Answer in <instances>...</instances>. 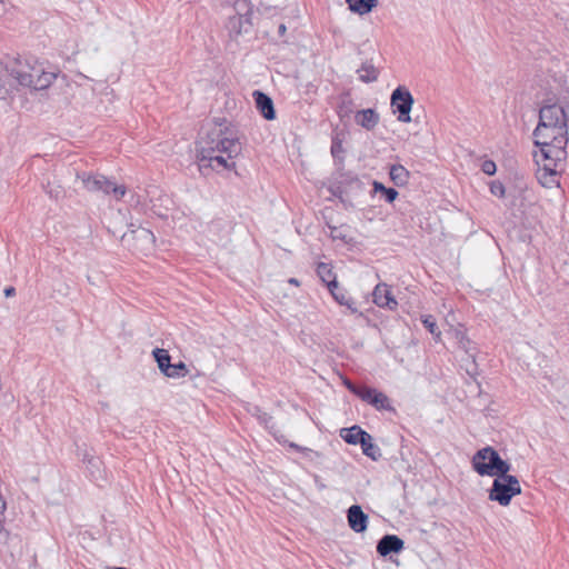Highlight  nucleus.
Wrapping results in <instances>:
<instances>
[{
	"instance_id": "obj_1",
	"label": "nucleus",
	"mask_w": 569,
	"mask_h": 569,
	"mask_svg": "<svg viewBox=\"0 0 569 569\" xmlns=\"http://www.w3.org/2000/svg\"><path fill=\"white\" fill-rule=\"evenodd\" d=\"M242 147L234 129L226 120L217 122L206 137L198 142L197 160L201 172L208 169L216 171L231 170L236 167L234 159L241 153Z\"/></svg>"
},
{
	"instance_id": "obj_2",
	"label": "nucleus",
	"mask_w": 569,
	"mask_h": 569,
	"mask_svg": "<svg viewBox=\"0 0 569 569\" xmlns=\"http://www.w3.org/2000/svg\"><path fill=\"white\" fill-rule=\"evenodd\" d=\"M568 137H550L549 139H537L535 144L539 147V151L533 153L535 160L543 170H563L567 159Z\"/></svg>"
},
{
	"instance_id": "obj_3",
	"label": "nucleus",
	"mask_w": 569,
	"mask_h": 569,
	"mask_svg": "<svg viewBox=\"0 0 569 569\" xmlns=\"http://www.w3.org/2000/svg\"><path fill=\"white\" fill-rule=\"evenodd\" d=\"M533 136L537 139L568 137V118L563 108L557 103L543 106L539 111V122Z\"/></svg>"
},
{
	"instance_id": "obj_4",
	"label": "nucleus",
	"mask_w": 569,
	"mask_h": 569,
	"mask_svg": "<svg viewBox=\"0 0 569 569\" xmlns=\"http://www.w3.org/2000/svg\"><path fill=\"white\" fill-rule=\"evenodd\" d=\"M10 79L21 87L38 91L47 89L56 79V74L44 71L40 66H30L21 61H14L10 66Z\"/></svg>"
},
{
	"instance_id": "obj_5",
	"label": "nucleus",
	"mask_w": 569,
	"mask_h": 569,
	"mask_svg": "<svg viewBox=\"0 0 569 569\" xmlns=\"http://www.w3.org/2000/svg\"><path fill=\"white\" fill-rule=\"evenodd\" d=\"M473 470L479 476L495 477L497 475L508 473L511 465L503 460L498 451L490 446L478 450L471 460Z\"/></svg>"
},
{
	"instance_id": "obj_6",
	"label": "nucleus",
	"mask_w": 569,
	"mask_h": 569,
	"mask_svg": "<svg viewBox=\"0 0 569 569\" xmlns=\"http://www.w3.org/2000/svg\"><path fill=\"white\" fill-rule=\"evenodd\" d=\"M521 493V486L516 476L503 473L495 476L492 487L489 490V499L500 506H508L515 496Z\"/></svg>"
},
{
	"instance_id": "obj_7",
	"label": "nucleus",
	"mask_w": 569,
	"mask_h": 569,
	"mask_svg": "<svg viewBox=\"0 0 569 569\" xmlns=\"http://www.w3.org/2000/svg\"><path fill=\"white\" fill-rule=\"evenodd\" d=\"M237 14L230 16L226 28L231 38L237 39L242 33L249 32L251 23V8L247 0H234Z\"/></svg>"
},
{
	"instance_id": "obj_8",
	"label": "nucleus",
	"mask_w": 569,
	"mask_h": 569,
	"mask_svg": "<svg viewBox=\"0 0 569 569\" xmlns=\"http://www.w3.org/2000/svg\"><path fill=\"white\" fill-rule=\"evenodd\" d=\"M390 104L393 113H398L400 122H410V111L413 104V97L411 92L403 86H399L393 90L390 98Z\"/></svg>"
},
{
	"instance_id": "obj_9",
	"label": "nucleus",
	"mask_w": 569,
	"mask_h": 569,
	"mask_svg": "<svg viewBox=\"0 0 569 569\" xmlns=\"http://www.w3.org/2000/svg\"><path fill=\"white\" fill-rule=\"evenodd\" d=\"M129 238L132 239L131 247L139 252L148 253L153 250L156 237L154 234L147 228H137L130 231V234H123L122 239L129 241Z\"/></svg>"
},
{
	"instance_id": "obj_10",
	"label": "nucleus",
	"mask_w": 569,
	"mask_h": 569,
	"mask_svg": "<svg viewBox=\"0 0 569 569\" xmlns=\"http://www.w3.org/2000/svg\"><path fill=\"white\" fill-rule=\"evenodd\" d=\"M78 179L82 181L83 187L90 192H102L109 194L111 190V180L102 174L78 173Z\"/></svg>"
},
{
	"instance_id": "obj_11",
	"label": "nucleus",
	"mask_w": 569,
	"mask_h": 569,
	"mask_svg": "<svg viewBox=\"0 0 569 569\" xmlns=\"http://www.w3.org/2000/svg\"><path fill=\"white\" fill-rule=\"evenodd\" d=\"M349 527L357 533H361L368 528V516L359 505H352L347 511Z\"/></svg>"
},
{
	"instance_id": "obj_12",
	"label": "nucleus",
	"mask_w": 569,
	"mask_h": 569,
	"mask_svg": "<svg viewBox=\"0 0 569 569\" xmlns=\"http://www.w3.org/2000/svg\"><path fill=\"white\" fill-rule=\"evenodd\" d=\"M405 548V541L396 535H386L377 543V552L386 557L398 553Z\"/></svg>"
},
{
	"instance_id": "obj_13",
	"label": "nucleus",
	"mask_w": 569,
	"mask_h": 569,
	"mask_svg": "<svg viewBox=\"0 0 569 569\" xmlns=\"http://www.w3.org/2000/svg\"><path fill=\"white\" fill-rule=\"evenodd\" d=\"M373 302L381 308H389L393 310L397 308L398 302L393 298L390 288L386 283H379L375 287L373 292Z\"/></svg>"
},
{
	"instance_id": "obj_14",
	"label": "nucleus",
	"mask_w": 569,
	"mask_h": 569,
	"mask_svg": "<svg viewBox=\"0 0 569 569\" xmlns=\"http://www.w3.org/2000/svg\"><path fill=\"white\" fill-rule=\"evenodd\" d=\"M252 96L254 98L256 107L262 117L267 120L276 119V110L272 99L259 90H256Z\"/></svg>"
},
{
	"instance_id": "obj_15",
	"label": "nucleus",
	"mask_w": 569,
	"mask_h": 569,
	"mask_svg": "<svg viewBox=\"0 0 569 569\" xmlns=\"http://www.w3.org/2000/svg\"><path fill=\"white\" fill-rule=\"evenodd\" d=\"M380 117L375 109H362L356 112L355 121L358 126L370 131L379 123Z\"/></svg>"
},
{
	"instance_id": "obj_16",
	"label": "nucleus",
	"mask_w": 569,
	"mask_h": 569,
	"mask_svg": "<svg viewBox=\"0 0 569 569\" xmlns=\"http://www.w3.org/2000/svg\"><path fill=\"white\" fill-rule=\"evenodd\" d=\"M317 273H318L319 278L321 279V281L323 283H326V286L329 290L331 288L339 289V284L337 282L336 274L333 273L330 264L325 263V262H319L317 266Z\"/></svg>"
},
{
	"instance_id": "obj_17",
	"label": "nucleus",
	"mask_w": 569,
	"mask_h": 569,
	"mask_svg": "<svg viewBox=\"0 0 569 569\" xmlns=\"http://www.w3.org/2000/svg\"><path fill=\"white\" fill-rule=\"evenodd\" d=\"M389 177L397 187H403L409 182L410 172L402 164H391Z\"/></svg>"
},
{
	"instance_id": "obj_18",
	"label": "nucleus",
	"mask_w": 569,
	"mask_h": 569,
	"mask_svg": "<svg viewBox=\"0 0 569 569\" xmlns=\"http://www.w3.org/2000/svg\"><path fill=\"white\" fill-rule=\"evenodd\" d=\"M359 80L365 83H371L377 81L379 71L371 62H363L359 69H357Z\"/></svg>"
},
{
	"instance_id": "obj_19",
	"label": "nucleus",
	"mask_w": 569,
	"mask_h": 569,
	"mask_svg": "<svg viewBox=\"0 0 569 569\" xmlns=\"http://www.w3.org/2000/svg\"><path fill=\"white\" fill-rule=\"evenodd\" d=\"M359 445L361 446L362 452L372 460H377L381 457L379 447L372 442V437L367 431L360 439Z\"/></svg>"
},
{
	"instance_id": "obj_20",
	"label": "nucleus",
	"mask_w": 569,
	"mask_h": 569,
	"mask_svg": "<svg viewBox=\"0 0 569 569\" xmlns=\"http://www.w3.org/2000/svg\"><path fill=\"white\" fill-rule=\"evenodd\" d=\"M377 4L378 0H352L348 6L352 12L362 16L369 13Z\"/></svg>"
},
{
	"instance_id": "obj_21",
	"label": "nucleus",
	"mask_w": 569,
	"mask_h": 569,
	"mask_svg": "<svg viewBox=\"0 0 569 569\" xmlns=\"http://www.w3.org/2000/svg\"><path fill=\"white\" fill-rule=\"evenodd\" d=\"M152 355L154 357V360L158 363L159 370L163 375H168V370H170V363H171L170 362L171 357H170L169 352L166 349L156 348L152 351Z\"/></svg>"
},
{
	"instance_id": "obj_22",
	"label": "nucleus",
	"mask_w": 569,
	"mask_h": 569,
	"mask_svg": "<svg viewBox=\"0 0 569 569\" xmlns=\"http://www.w3.org/2000/svg\"><path fill=\"white\" fill-rule=\"evenodd\" d=\"M363 435H366V431L362 430L359 426H353L351 428H345L341 430L342 439L349 445H358Z\"/></svg>"
},
{
	"instance_id": "obj_23",
	"label": "nucleus",
	"mask_w": 569,
	"mask_h": 569,
	"mask_svg": "<svg viewBox=\"0 0 569 569\" xmlns=\"http://www.w3.org/2000/svg\"><path fill=\"white\" fill-rule=\"evenodd\" d=\"M369 405L375 407L377 410L393 411V407L390 405L389 398L381 391L375 390Z\"/></svg>"
},
{
	"instance_id": "obj_24",
	"label": "nucleus",
	"mask_w": 569,
	"mask_h": 569,
	"mask_svg": "<svg viewBox=\"0 0 569 569\" xmlns=\"http://www.w3.org/2000/svg\"><path fill=\"white\" fill-rule=\"evenodd\" d=\"M560 171L561 170H543V168L540 167L538 179L543 187L551 188L552 186H558L559 181L557 177Z\"/></svg>"
},
{
	"instance_id": "obj_25",
	"label": "nucleus",
	"mask_w": 569,
	"mask_h": 569,
	"mask_svg": "<svg viewBox=\"0 0 569 569\" xmlns=\"http://www.w3.org/2000/svg\"><path fill=\"white\" fill-rule=\"evenodd\" d=\"M455 337L457 339L458 347L462 349L467 355H469L472 358V361L475 362L472 353L473 349L471 347L472 343L470 339L467 337L466 332L460 329H457L455 331Z\"/></svg>"
},
{
	"instance_id": "obj_26",
	"label": "nucleus",
	"mask_w": 569,
	"mask_h": 569,
	"mask_svg": "<svg viewBox=\"0 0 569 569\" xmlns=\"http://www.w3.org/2000/svg\"><path fill=\"white\" fill-rule=\"evenodd\" d=\"M8 78H10V67L4 69L0 67V99H3L13 88L12 83L7 81Z\"/></svg>"
},
{
	"instance_id": "obj_27",
	"label": "nucleus",
	"mask_w": 569,
	"mask_h": 569,
	"mask_svg": "<svg viewBox=\"0 0 569 569\" xmlns=\"http://www.w3.org/2000/svg\"><path fill=\"white\" fill-rule=\"evenodd\" d=\"M83 462L87 463V468H88L91 477L97 480L101 476V470H100L101 461L93 456L86 455L83 457Z\"/></svg>"
},
{
	"instance_id": "obj_28",
	"label": "nucleus",
	"mask_w": 569,
	"mask_h": 569,
	"mask_svg": "<svg viewBox=\"0 0 569 569\" xmlns=\"http://www.w3.org/2000/svg\"><path fill=\"white\" fill-rule=\"evenodd\" d=\"M425 328L433 336L435 340L439 341L441 331L438 329L437 321L433 316L427 315L421 319Z\"/></svg>"
},
{
	"instance_id": "obj_29",
	"label": "nucleus",
	"mask_w": 569,
	"mask_h": 569,
	"mask_svg": "<svg viewBox=\"0 0 569 569\" xmlns=\"http://www.w3.org/2000/svg\"><path fill=\"white\" fill-rule=\"evenodd\" d=\"M189 373V370L184 362L179 361L178 363H170V370H168V375H164L168 378H182Z\"/></svg>"
},
{
	"instance_id": "obj_30",
	"label": "nucleus",
	"mask_w": 569,
	"mask_h": 569,
	"mask_svg": "<svg viewBox=\"0 0 569 569\" xmlns=\"http://www.w3.org/2000/svg\"><path fill=\"white\" fill-rule=\"evenodd\" d=\"M375 390L376 389L369 388L367 386H359V388L355 390V395L359 397L362 401L369 403Z\"/></svg>"
},
{
	"instance_id": "obj_31",
	"label": "nucleus",
	"mask_w": 569,
	"mask_h": 569,
	"mask_svg": "<svg viewBox=\"0 0 569 569\" xmlns=\"http://www.w3.org/2000/svg\"><path fill=\"white\" fill-rule=\"evenodd\" d=\"M4 510H6V501L0 496V541H6L9 537V532L6 530V528L3 526V519H2V515H3Z\"/></svg>"
},
{
	"instance_id": "obj_32",
	"label": "nucleus",
	"mask_w": 569,
	"mask_h": 569,
	"mask_svg": "<svg viewBox=\"0 0 569 569\" xmlns=\"http://www.w3.org/2000/svg\"><path fill=\"white\" fill-rule=\"evenodd\" d=\"M490 192L498 198H503L506 196V188L502 182L495 180L490 182Z\"/></svg>"
},
{
	"instance_id": "obj_33",
	"label": "nucleus",
	"mask_w": 569,
	"mask_h": 569,
	"mask_svg": "<svg viewBox=\"0 0 569 569\" xmlns=\"http://www.w3.org/2000/svg\"><path fill=\"white\" fill-rule=\"evenodd\" d=\"M329 291H330L331 296L333 297V299L339 305L347 303V300L349 299V297L347 296V292L343 289H341L340 287H339V289L331 288Z\"/></svg>"
},
{
	"instance_id": "obj_34",
	"label": "nucleus",
	"mask_w": 569,
	"mask_h": 569,
	"mask_svg": "<svg viewBox=\"0 0 569 569\" xmlns=\"http://www.w3.org/2000/svg\"><path fill=\"white\" fill-rule=\"evenodd\" d=\"M44 190H46V193L54 200H58L63 196V190L61 189L60 186L51 187L50 183H48V186L46 187Z\"/></svg>"
},
{
	"instance_id": "obj_35",
	"label": "nucleus",
	"mask_w": 569,
	"mask_h": 569,
	"mask_svg": "<svg viewBox=\"0 0 569 569\" xmlns=\"http://www.w3.org/2000/svg\"><path fill=\"white\" fill-rule=\"evenodd\" d=\"M127 189L123 184L117 186L114 182L111 181V190L110 193L114 196L117 200H120L126 194Z\"/></svg>"
},
{
	"instance_id": "obj_36",
	"label": "nucleus",
	"mask_w": 569,
	"mask_h": 569,
	"mask_svg": "<svg viewBox=\"0 0 569 569\" xmlns=\"http://www.w3.org/2000/svg\"><path fill=\"white\" fill-rule=\"evenodd\" d=\"M481 170L488 176H493L497 171V166L492 160H485L481 164Z\"/></svg>"
},
{
	"instance_id": "obj_37",
	"label": "nucleus",
	"mask_w": 569,
	"mask_h": 569,
	"mask_svg": "<svg viewBox=\"0 0 569 569\" xmlns=\"http://www.w3.org/2000/svg\"><path fill=\"white\" fill-rule=\"evenodd\" d=\"M258 419H259L260 423L263 425L266 428H269V429L273 428V421H272L273 419L269 413L261 412L258 416Z\"/></svg>"
},
{
	"instance_id": "obj_38",
	"label": "nucleus",
	"mask_w": 569,
	"mask_h": 569,
	"mask_svg": "<svg viewBox=\"0 0 569 569\" xmlns=\"http://www.w3.org/2000/svg\"><path fill=\"white\" fill-rule=\"evenodd\" d=\"M385 197H386V201L389 202V203H392L397 197H398V191L393 188H387L383 192Z\"/></svg>"
},
{
	"instance_id": "obj_39",
	"label": "nucleus",
	"mask_w": 569,
	"mask_h": 569,
	"mask_svg": "<svg viewBox=\"0 0 569 569\" xmlns=\"http://www.w3.org/2000/svg\"><path fill=\"white\" fill-rule=\"evenodd\" d=\"M342 143L340 140L335 139L331 144V153L333 157H338L342 152Z\"/></svg>"
},
{
	"instance_id": "obj_40",
	"label": "nucleus",
	"mask_w": 569,
	"mask_h": 569,
	"mask_svg": "<svg viewBox=\"0 0 569 569\" xmlns=\"http://www.w3.org/2000/svg\"><path fill=\"white\" fill-rule=\"evenodd\" d=\"M341 306H346L350 310L351 313H358L359 312V310H358V308L356 306V302L351 298H349L347 300V303H342Z\"/></svg>"
},
{
	"instance_id": "obj_41",
	"label": "nucleus",
	"mask_w": 569,
	"mask_h": 569,
	"mask_svg": "<svg viewBox=\"0 0 569 569\" xmlns=\"http://www.w3.org/2000/svg\"><path fill=\"white\" fill-rule=\"evenodd\" d=\"M372 186H373V190H375V192H382V193H383V192H385V190L387 189V187H385V186H383L381 182H379V181H373Z\"/></svg>"
},
{
	"instance_id": "obj_42",
	"label": "nucleus",
	"mask_w": 569,
	"mask_h": 569,
	"mask_svg": "<svg viewBox=\"0 0 569 569\" xmlns=\"http://www.w3.org/2000/svg\"><path fill=\"white\" fill-rule=\"evenodd\" d=\"M14 295H16V289H14L13 287H7V288L4 289V296H6L7 298H9V297H13Z\"/></svg>"
},
{
	"instance_id": "obj_43",
	"label": "nucleus",
	"mask_w": 569,
	"mask_h": 569,
	"mask_svg": "<svg viewBox=\"0 0 569 569\" xmlns=\"http://www.w3.org/2000/svg\"><path fill=\"white\" fill-rule=\"evenodd\" d=\"M290 447L293 448L297 451H300V452L310 451V449L301 447V446H299L297 443H293V442L290 443Z\"/></svg>"
},
{
	"instance_id": "obj_44",
	"label": "nucleus",
	"mask_w": 569,
	"mask_h": 569,
	"mask_svg": "<svg viewBox=\"0 0 569 569\" xmlns=\"http://www.w3.org/2000/svg\"><path fill=\"white\" fill-rule=\"evenodd\" d=\"M345 385L349 389V391H351L353 395H355V390H357L359 388V386H356L355 383H352L350 381H346Z\"/></svg>"
},
{
	"instance_id": "obj_45",
	"label": "nucleus",
	"mask_w": 569,
	"mask_h": 569,
	"mask_svg": "<svg viewBox=\"0 0 569 569\" xmlns=\"http://www.w3.org/2000/svg\"><path fill=\"white\" fill-rule=\"evenodd\" d=\"M286 30H287L286 26L281 23V24L279 26V28H278V33H279L280 36H283V34H284V32H286Z\"/></svg>"
},
{
	"instance_id": "obj_46",
	"label": "nucleus",
	"mask_w": 569,
	"mask_h": 569,
	"mask_svg": "<svg viewBox=\"0 0 569 569\" xmlns=\"http://www.w3.org/2000/svg\"><path fill=\"white\" fill-rule=\"evenodd\" d=\"M288 282H289V283H291V284H295V286H299V281H298V279H296V278H290V279L288 280Z\"/></svg>"
}]
</instances>
